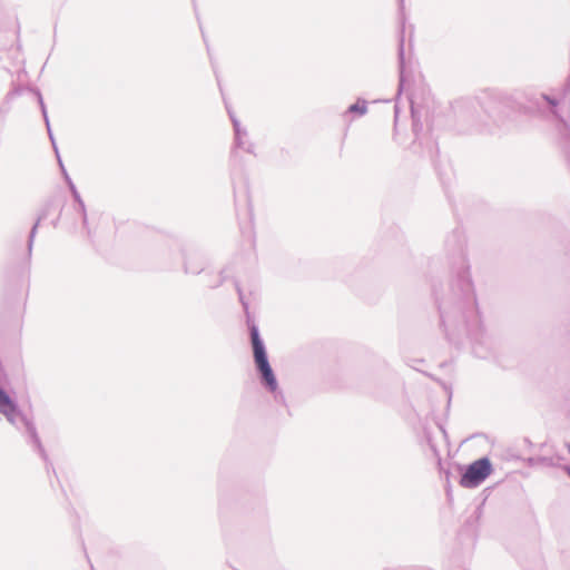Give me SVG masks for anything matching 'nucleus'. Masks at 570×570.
Instances as JSON below:
<instances>
[{
  "label": "nucleus",
  "instance_id": "nucleus-1",
  "mask_svg": "<svg viewBox=\"0 0 570 570\" xmlns=\"http://www.w3.org/2000/svg\"><path fill=\"white\" fill-rule=\"evenodd\" d=\"M460 268L451 293L439 302L441 326L450 338V332L465 330L473 340V353L480 358L490 356L491 340L482 332L473 284L465 257L460 256Z\"/></svg>",
  "mask_w": 570,
  "mask_h": 570
},
{
  "label": "nucleus",
  "instance_id": "nucleus-2",
  "mask_svg": "<svg viewBox=\"0 0 570 570\" xmlns=\"http://www.w3.org/2000/svg\"><path fill=\"white\" fill-rule=\"evenodd\" d=\"M236 291L238 294L239 302L247 317L254 362L256 370L259 374L261 383L268 392L274 394V400L276 402L285 404V396L281 391H278V383L274 374V371L269 364L264 342L259 335L258 326L253 321H250V315L248 312V302L245 299L244 293L238 283H236Z\"/></svg>",
  "mask_w": 570,
  "mask_h": 570
},
{
  "label": "nucleus",
  "instance_id": "nucleus-3",
  "mask_svg": "<svg viewBox=\"0 0 570 570\" xmlns=\"http://www.w3.org/2000/svg\"><path fill=\"white\" fill-rule=\"evenodd\" d=\"M3 383L4 382H0V414H2L8 422L18 430L24 431L27 442L39 453L41 459L46 462V468L49 471V468H52V464L49 462L48 454L41 443L33 421L21 412L18 403L3 387Z\"/></svg>",
  "mask_w": 570,
  "mask_h": 570
},
{
  "label": "nucleus",
  "instance_id": "nucleus-4",
  "mask_svg": "<svg viewBox=\"0 0 570 570\" xmlns=\"http://www.w3.org/2000/svg\"><path fill=\"white\" fill-rule=\"evenodd\" d=\"M492 464L489 458H481L469 464L461 475L460 484L466 489L479 487L491 473Z\"/></svg>",
  "mask_w": 570,
  "mask_h": 570
},
{
  "label": "nucleus",
  "instance_id": "nucleus-5",
  "mask_svg": "<svg viewBox=\"0 0 570 570\" xmlns=\"http://www.w3.org/2000/svg\"><path fill=\"white\" fill-rule=\"evenodd\" d=\"M234 196H235V204H236V210L237 216H240V209H239V203L243 200L244 203V215L247 218V222L245 225L240 224V228L243 232H247L248 235H252L253 233V208L249 197L248 187L245 185L243 189L237 190L236 187L234 188Z\"/></svg>",
  "mask_w": 570,
  "mask_h": 570
},
{
  "label": "nucleus",
  "instance_id": "nucleus-6",
  "mask_svg": "<svg viewBox=\"0 0 570 570\" xmlns=\"http://www.w3.org/2000/svg\"><path fill=\"white\" fill-rule=\"evenodd\" d=\"M226 108L234 127L235 146L246 153L253 154L254 145L248 139L247 130L240 126V122L236 118L235 114L228 107Z\"/></svg>",
  "mask_w": 570,
  "mask_h": 570
},
{
  "label": "nucleus",
  "instance_id": "nucleus-7",
  "mask_svg": "<svg viewBox=\"0 0 570 570\" xmlns=\"http://www.w3.org/2000/svg\"><path fill=\"white\" fill-rule=\"evenodd\" d=\"M56 155H57V158H58L59 166H60V168L62 170V174L65 175L66 180H67V183H68V185L70 187V190L72 193L73 199L78 204V210H79V214L81 216L82 225L87 229V235L90 236V229L88 228V218H87V212H86L85 203L81 199V196L78 193V190H77L76 186L73 185L72 180L68 176V174H67V171H66V169L63 167V164L61 161V158L59 156V153L57 151Z\"/></svg>",
  "mask_w": 570,
  "mask_h": 570
},
{
  "label": "nucleus",
  "instance_id": "nucleus-8",
  "mask_svg": "<svg viewBox=\"0 0 570 570\" xmlns=\"http://www.w3.org/2000/svg\"><path fill=\"white\" fill-rule=\"evenodd\" d=\"M399 65H400V81H399V89H397V97L401 95L403 90V83H404V72H405V53H404V28H402V35L400 37V43H399Z\"/></svg>",
  "mask_w": 570,
  "mask_h": 570
},
{
  "label": "nucleus",
  "instance_id": "nucleus-9",
  "mask_svg": "<svg viewBox=\"0 0 570 570\" xmlns=\"http://www.w3.org/2000/svg\"><path fill=\"white\" fill-rule=\"evenodd\" d=\"M204 269L203 259L198 256H189L185 259V272L197 275Z\"/></svg>",
  "mask_w": 570,
  "mask_h": 570
},
{
  "label": "nucleus",
  "instance_id": "nucleus-10",
  "mask_svg": "<svg viewBox=\"0 0 570 570\" xmlns=\"http://www.w3.org/2000/svg\"><path fill=\"white\" fill-rule=\"evenodd\" d=\"M32 91L37 95L38 102H39V106L41 108V112H42V116H43V119H45V122H46V126H47L49 138H50V140L52 142L55 153H57L58 148L56 146V141H55L53 135L51 132V128H50V124H49V118H48V115H47V109H46V106H45L41 92L39 91V89H33Z\"/></svg>",
  "mask_w": 570,
  "mask_h": 570
},
{
  "label": "nucleus",
  "instance_id": "nucleus-11",
  "mask_svg": "<svg viewBox=\"0 0 570 570\" xmlns=\"http://www.w3.org/2000/svg\"><path fill=\"white\" fill-rule=\"evenodd\" d=\"M16 95H19V91L18 90H12L10 92L7 94L4 100L2 101V104L0 105V127H2L6 122V118L10 111V104H11V100L13 99V97Z\"/></svg>",
  "mask_w": 570,
  "mask_h": 570
},
{
  "label": "nucleus",
  "instance_id": "nucleus-12",
  "mask_svg": "<svg viewBox=\"0 0 570 570\" xmlns=\"http://www.w3.org/2000/svg\"><path fill=\"white\" fill-rule=\"evenodd\" d=\"M347 112L364 116L367 112V101L365 99L358 98L355 104L347 108Z\"/></svg>",
  "mask_w": 570,
  "mask_h": 570
},
{
  "label": "nucleus",
  "instance_id": "nucleus-13",
  "mask_svg": "<svg viewBox=\"0 0 570 570\" xmlns=\"http://www.w3.org/2000/svg\"><path fill=\"white\" fill-rule=\"evenodd\" d=\"M40 219L41 218H39L36 222V224L32 226V228L30 230V234H29V237H28L27 265H29V262H30V258H31L33 242H35V237H36V234H37V230H38V226H39Z\"/></svg>",
  "mask_w": 570,
  "mask_h": 570
},
{
  "label": "nucleus",
  "instance_id": "nucleus-14",
  "mask_svg": "<svg viewBox=\"0 0 570 570\" xmlns=\"http://www.w3.org/2000/svg\"><path fill=\"white\" fill-rule=\"evenodd\" d=\"M559 135L564 140V142H570V128L569 125L561 119L558 126Z\"/></svg>",
  "mask_w": 570,
  "mask_h": 570
},
{
  "label": "nucleus",
  "instance_id": "nucleus-15",
  "mask_svg": "<svg viewBox=\"0 0 570 570\" xmlns=\"http://www.w3.org/2000/svg\"><path fill=\"white\" fill-rule=\"evenodd\" d=\"M485 111L489 114L490 117L497 119L501 114L500 104H497L495 101H490L485 107Z\"/></svg>",
  "mask_w": 570,
  "mask_h": 570
},
{
  "label": "nucleus",
  "instance_id": "nucleus-16",
  "mask_svg": "<svg viewBox=\"0 0 570 570\" xmlns=\"http://www.w3.org/2000/svg\"><path fill=\"white\" fill-rule=\"evenodd\" d=\"M8 380V373L4 368V366L2 365V363L0 362V382H6Z\"/></svg>",
  "mask_w": 570,
  "mask_h": 570
},
{
  "label": "nucleus",
  "instance_id": "nucleus-17",
  "mask_svg": "<svg viewBox=\"0 0 570 570\" xmlns=\"http://www.w3.org/2000/svg\"><path fill=\"white\" fill-rule=\"evenodd\" d=\"M541 97H542V99H544L548 104H550L553 107H556L558 104V101L554 98H551L547 95H542Z\"/></svg>",
  "mask_w": 570,
  "mask_h": 570
},
{
  "label": "nucleus",
  "instance_id": "nucleus-18",
  "mask_svg": "<svg viewBox=\"0 0 570 570\" xmlns=\"http://www.w3.org/2000/svg\"><path fill=\"white\" fill-rule=\"evenodd\" d=\"M539 461L546 465H552V459L551 458H540Z\"/></svg>",
  "mask_w": 570,
  "mask_h": 570
},
{
  "label": "nucleus",
  "instance_id": "nucleus-19",
  "mask_svg": "<svg viewBox=\"0 0 570 570\" xmlns=\"http://www.w3.org/2000/svg\"><path fill=\"white\" fill-rule=\"evenodd\" d=\"M421 128H422V125H421V124H419V121H417V120L413 119V130H414L415 132H417V130H419V129H421Z\"/></svg>",
  "mask_w": 570,
  "mask_h": 570
},
{
  "label": "nucleus",
  "instance_id": "nucleus-20",
  "mask_svg": "<svg viewBox=\"0 0 570 570\" xmlns=\"http://www.w3.org/2000/svg\"><path fill=\"white\" fill-rule=\"evenodd\" d=\"M394 114H395V121H396L397 117H399V107H397V105H395Z\"/></svg>",
  "mask_w": 570,
  "mask_h": 570
},
{
  "label": "nucleus",
  "instance_id": "nucleus-21",
  "mask_svg": "<svg viewBox=\"0 0 570 570\" xmlns=\"http://www.w3.org/2000/svg\"><path fill=\"white\" fill-rule=\"evenodd\" d=\"M563 469H564V471L568 473V475L570 476V466H569V465H566Z\"/></svg>",
  "mask_w": 570,
  "mask_h": 570
},
{
  "label": "nucleus",
  "instance_id": "nucleus-22",
  "mask_svg": "<svg viewBox=\"0 0 570 570\" xmlns=\"http://www.w3.org/2000/svg\"><path fill=\"white\" fill-rule=\"evenodd\" d=\"M566 92H570V78H569V82L567 83V87H566Z\"/></svg>",
  "mask_w": 570,
  "mask_h": 570
},
{
  "label": "nucleus",
  "instance_id": "nucleus-23",
  "mask_svg": "<svg viewBox=\"0 0 570 570\" xmlns=\"http://www.w3.org/2000/svg\"><path fill=\"white\" fill-rule=\"evenodd\" d=\"M568 451H569V453H570V444H568Z\"/></svg>",
  "mask_w": 570,
  "mask_h": 570
},
{
  "label": "nucleus",
  "instance_id": "nucleus-24",
  "mask_svg": "<svg viewBox=\"0 0 570 570\" xmlns=\"http://www.w3.org/2000/svg\"><path fill=\"white\" fill-rule=\"evenodd\" d=\"M403 3V0H401V4Z\"/></svg>",
  "mask_w": 570,
  "mask_h": 570
}]
</instances>
